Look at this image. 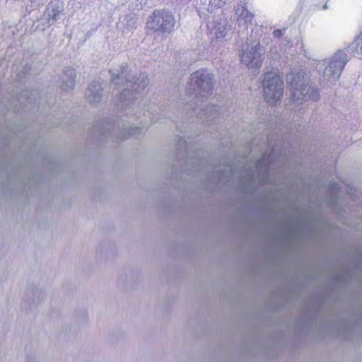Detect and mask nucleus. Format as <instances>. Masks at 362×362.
I'll return each mask as SVG.
<instances>
[{
  "mask_svg": "<svg viewBox=\"0 0 362 362\" xmlns=\"http://www.w3.org/2000/svg\"><path fill=\"white\" fill-rule=\"evenodd\" d=\"M190 90L194 95L195 101L194 104L195 107L194 110H197L200 106L202 110L206 105H202L213 95V78L211 74L206 70H198L191 75Z\"/></svg>",
  "mask_w": 362,
  "mask_h": 362,
  "instance_id": "f257e3e1",
  "label": "nucleus"
},
{
  "mask_svg": "<svg viewBox=\"0 0 362 362\" xmlns=\"http://www.w3.org/2000/svg\"><path fill=\"white\" fill-rule=\"evenodd\" d=\"M293 101L301 104L303 101L315 100L319 98L317 88L305 83L303 76L300 73H291L287 76Z\"/></svg>",
  "mask_w": 362,
  "mask_h": 362,
  "instance_id": "f03ea898",
  "label": "nucleus"
},
{
  "mask_svg": "<svg viewBox=\"0 0 362 362\" xmlns=\"http://www.w3.org/2000/svg\"><path fill=\"white\" fill-rule=\"evenodd\" d=\"M265 49L259 41L247 40L240 53V62L251 70H257L262 66Z\"/></svg>",
  "mask_w": 362,
  "mask_h": 362,
  "instance_id": "7ed1b4c3",
  "label": "nucleus"
},
{
  "mask_svg": "<svg viewBox=\"0 0 362 362\" xmlns=\"http://www.w3.org/2000/svg\"><path fill=\"white\" fill-rule=\"evenodd\" d=\"M263 95L270 104H276L283 96L284 83L275 72L269 71L264 75L262 81Z\"/></svg>",
  "mask_w": 362,
  "mask_h": 362,
  "instance_id": "20e7f679",
  "label": "nucleus"
},
{
  "mask_svg": "<svg viewBox=\"0 0 362 362\" xmlns=\"http://www.w3.org/2000/svg\"><path fill=\"white\" fill-rule=\"evenodd\" d=\"M347 62L346 54L341 50L337 51L329 59L323 75V82L327 85L334 83L341 76Z\"/></svg>",
  "mask_w": 362,
  "mask_h": 362,
  "instance_id": "39448f33",
  "label": "nucleus"
},
{
  "mask_svg": "<svg viewBox=\"0 0 362 362\" xmlns=\"http://www.w3.org/2000/svg\"><path fill=\"white\" fill-rule=\"evenodd\" d=\"M175 26V18L171 13L161 11H155L149 17L147 27L163 34H169Z\"/></svg>",
  "mask_w": 362,
  "mask_h": 362,
  "instance_id": "423d86ee",
  "label": "nucleus"
},
{
  "mask_svg": "<svg viewBox=\"0 0 362 362\" xmlns=\"http://www.w3.org/2000/svg\"><path fill=\"white\" fill-rule=\"evenodd\" d=\"M148 83V81L145 74H140L134 82L127 80L125 83V88L120 93L119 99L121 103H124L127 100H131L132 92L139 93L144 90Z\"/></svg>",
  "mask_w": 362,
  "mask_h": 362,
  "instance_id": "0eeeda50",
  "label": "nucleus"
},
{
  "mask_svg": "<svg viewBox=\"0 0 362 362\" xmlns=\"http://www.w3.org/2000/svg\"><path fill=\"white\" fill-rule=\"evenodd\" d=\"M64 9V4L62 0H52L47 6L46 16L49 25L58 21Z\"/></svg>",
  "mask_w": 362,
  "mask_h": 362,
  "instance_id": "6e6552de",
  "label": "nucleus"
},
{
  "mask_svg": "<svg viewBox=\"0 0 362 362\" xmlns=\"http://www.w3.org/2000/svg\"><path fill=\"white\" fill-rule=\"evenodd\" d=\"M102 88L99 83H92L86 92V97L90 103H98L102 98Z\"/></svg>",
  "mask_w": 362,
  "mask_h": 362,
  "instance_id": "1a4fd4ad",
  "label": "nucleus"
},
{
  "mask_svg": "<svg viewBox=\"0 0 362 362\" xmlns=\"http://www.w3.org/2000/svg\"><path fill=\"white\" fill-rule=\"evenodd\" d=\"M235 14L238 16V21L240 24L242 22L251 23L254 18V15L247 10L245 5L238 6L235 10Z\"/></svg>",
  "mask_w": 362,
  "mask_h": 362,
  "instance_id": "9d476101",
  "label": "nucleus"
},
{
  "mask_svg": "<svg viewBox=\"0 0 362 362\" xmlns=\"http://www.w3.org/2000/svg\"><path fill=\"white\" fill-rule=\"evenodd\" d=\"M271 155L264 156L262 159L259 160L255 165V171L258 177H264L268 173V167L270 165ZM260 180V177H259Z\"/></svg>",
  "mask_w": 362,
  "mask_h": 362,
  "instance_id": "9b49d317",
  "label": "nucleus"
},
{
  "mask_svg": "<svg viewBox=\"0 0 362 362\" xmlns=\"http://www.w3.org/2000/svg\"><path fill=\"white\" fill-rule=\"evenodd\" d=\"M69 74H65L66 79L63 78L62 88L64 90L73 89L75 86V71L74 70H69Z\"/></svg>",
  "mask_w": 362,
  "mask_h": 362,
  "instance_id": "f8f14e48",
  "label": "nucleus"
},
{
  "mask_svg": "<svg viewBox=\"0 0 362 362\" xmlns=\"http://www.w3.org/2000/svg\"><path fill=\"white\" fill-rule=\"evenodd\" d=\"M351 49H356L355 52L358 57L362 55V32L350 45Z\"/></svg>",
  "mask_w": 362,
  "mask_h": 362,
  "instance_id": "ddd939ff",
  "label": "nucleus"
},
{
  "mask_svg": "<svg viewBox=\"0 0 362 362\" xmlns=\"http://www.w3.org/2000/svg\"><path fill=\"white\" fill-rule=\"evenodd\" d=\"M141 132H142V130L140 128H137V127H135V128L131 127L127 129H123L121 133L122 136H121L120 139L124 140V139H128L132 135H139V134L141 133Z\"/></svg>",
  "mask_w": 362,
  "mask_h": 362,
  "instance_id": "4468645a",
  "label": "nucleus"
},
{
  "mask_svg": "<svg viewBox=\"0 0 362 362\" xmlns=\"http://www.w3.org/2000/svg\"><path fill=\"white\" fill-rule=\"evenodd\" d=\"M124 74H125L124 71H122L120 75H117L116 76L112 78V83L118 89L120 88V83H123V81H124Z\"/></svg>",
  "mask_w": 362,
  "mask_h": 362,
  "instance_id": "2eb2a0df",
  "label": "nucleus"
},
{
  "mask_svg": "<svg viewBox=\"0 0 362 362\" xmlns=\"http://www.w3.org/2000/svg\"><path fill=\"white\" fill-rule=\"evenodd\" d=\"M219 30H220V28H218L217 31L215 33L216 40V41L224 42L225 41L224 37H225V35H226L225 29L223 28L222 31H220Z\"/></svg>",
  "mask_w": 362,
  "mask_h": 362,
  "instance_id": "dca6fc26",
  "label": "nucleus"
},
{
  "mask_svg": "<svg viewBox=\"0 0 362 362\" xmlns=\"http://www.w3.org/2000/svg\"><path fill=\"white\" fill-rule=\"evenodd\" d=\"M273 35L274 37L279 38L282 36V31L281 30H274Z\"/></svg>",
  "mask_w": 362,
  "mask_h": 362,
  "instance_id": "f3484780",
  "label": "nucleus"
},
{
  "mask_svg": "<svg viewBox=\"0 0 362 362\" xmlns=\"http://www.w3.org/2000/svg\"><path fill=\"white\" fill-rule=\"evenodd\" d=\"M189 106V104H187V107ZM192 107V105H190V108ZM186 109L189 110L188 107H186Z\"/></svg>",
  "mask_w": 362,
  "mask_h": 362,
  "instance_id": "a211bd4d",
  "label": "nucleus"
},
{
  "mask_svg": "<svg viewBox=\"0 0 362 362\" xmlns=\"http://www.w3.org/2000/svg\"><path fill=\"white\" fill-rule=\"evenodd\" d=\"M32 3H35L37 0H30Z\"/></svg>",
  "mask_w": 362,
  "mask_h": 362,
  "instance_id": "6ab92c4d",
  "label": "nucleus"
}]
</instances>
